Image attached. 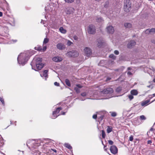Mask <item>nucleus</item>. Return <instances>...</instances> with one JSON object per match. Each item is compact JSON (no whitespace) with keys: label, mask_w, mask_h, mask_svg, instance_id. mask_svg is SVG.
<instances>
[{"label":"nucleus","mask_w":155,"mask_h":155,"mask_svg":"<svg viewBox=\"0 0 155 155\" xmlns=\"http://www.w3.org/2000/svg\"><path fill=\"white\" fill-rule=\"evenodd\" d=\"M29 56L26 53L21 54L18 57V61L19 64L23 65L29 59Z\"/></svg>","instance_id":"1"},{"label":"nucleus","mask_w":155,"mask_h":155,"mask_svg":"<svg viewBox=\"0 0 155 155\" xmlns=\"http://www.w3.org/2000/svg\"><path fill=\"white\" fill-rule=\"evenodd\" d=\"M124 10L126 12H129L131 9V2L130 0H124Z\"/></svg>","instance_id":"2"},{"label":"nucleus","mask_w":155,"mask_h":155,"mask_svg":"<svg viewBox=\"0 0 155 155\" xmlns=\"http://www.w3.org/2000/svg\"><path fill=\"white\" fill-rule=\"evenodd\" d=\"M87 30L89 34H94L96 32L95 27L94 25H90L88 26Z\"/></svg>","instance_id":"3"},{"label":"nucleus","mask_w":155,"mask_h":155,"mask_svg":"<svg viewBox=\"0 0 155 155\" xmlns=\"http://www.w3.org/2000/svg\"><path fill=\"white\" fill-rule=\"evenodd\" d=\"M62 108L60 107L57 108L56 110L54 111L53 112V115L52 116V118L54 119L56 118L59 115L57 114L59 113L60 110H62Z\"/></svg>","instance_id":"4"},{"label":"nucleus","mask_w":155,"mask_h":155,"mask_svg":"<svg viewBox=\"0 0 155 155\" xmlns=\"http://www.w3.org/2000/svg\"><path fill=\"white\" fill-rule=\"evenodd\" d=\"M66 55L69 57H76L78 56V53L77 51H69L67 53Z\"/></svg>","instance_id":"5"},{"label":"nucleus","mask_w":155,"mask_h":155,"mask_svg":"<svg viewBox=\"0 0 155 155\" xmlns=\"http://www.w3.org/2000/svg\"><path fill=\"white\" fill-rule=\"evenodd\" d=\"M113 91L112 88L109 87L104 89L101 92L104 94H108L112 93Z\"/></svg>","instance_id":"6"},{"label":"nucleus","mask_w":155,"mask_h":155,"mask_svg":"<svg viewBox=\"0 0 155 155\" xmlns=\"http://www.w3.org/2000/svg\"><path fill=\"white\" fill-rule=\"evenodd\" d=\"M110 150L111 152L113 154H115L117 153V148L115 145L111 146L110 148Z\"/></svg>","instance_id":"7"},{"label":"nucleus","mask_w":155,"mask_h":155,"mask_svg":"<svg viewBox=\"0 0 155 155\" xmlns=\"http://www.w3.org/2000/svg\"><path fill=\"white\" fill-rule=\"evenodd\" d=\"M56 46L57 48L60 50H63L65 48V45L62 43H58L57 44Z\"/></svg>","instance_id":"8"},{"label":"nucleus","mask_w":155,"mask_h":155,"mask_svg":"<svg viewBox=\"0 0 155 155\" xmlns=\"http://www.w3.org/2000/svg\"><path fill=\"white\" fill-rule=\"evenodd\" d=\"M84 50L85 54L87 56H89L90 55L91 53V49L90 48L88 47H86L84 49Z\"/></svg>","instance_id":"9"},{"label":"nucleus","mask_w":155,"mask_h":155,"mask_svg":"<svg viewBox=\"0 0 155 155\" xmlns=\"http://www.w3.org/2000/svg\"><path fill=\"white\" fill-rule=\"evenodd\" d=\"M136 44V42L134 41H131L129 42L127 45V48H131Z\"/></svg>","instance_id":"10"},{"label":"nucleus","mask_w":155,"mask_h":155,"mask_svg":"<svg viewBox=\"0 0 155 155\" xmlns=\"http://www.w3.org/2000/svg\"><path fill=\"white\" fill-rule=\"evenodd\" d=\"M107 31L109 33L112 34L114 31V28L111 26H108L107 28Z\"/></svg>","instance_id":"11"},{"label":"nucleus","mask_w":155,"mask_h":155,"mask_svg":"<svg viewBox=\"0 0 155 155\" xmlns=\"http://www.w3.org/2000/svg\"><path fill=\"white\" fill-rule=\"evenodd\" d=\"M74 11V9L71 7L67 9L66 13L67 14H72Z\"/></svg>","instance_id":"12"},{"label":"nucleus","mask_w":155,"mask_h":155,"mask_svg":"<svg viewBox=\"0 0 155 155\" xmlns=\"http://www.w3.org/2000/svg\"><path fill=\"white\" fill-rule=\"evenodd\" d=\"M52 60L56 62H59L62 60V59L61 57L56 56L53 58Z\"/></svg>","instance_id":"13"},{"label":"nucleus","mask_w":155,"mask_h":155,"mask_svg":"<svg viewBox=\"0 0 155 155\" xmlns=\"http://www.w3.org/2000/svg\"><path fill=\"white\" fill-rule=\"evenodd\" d=\"M36 66L37 70H40L44 67V64L41 63H36Z\"/></svg>","instance_id":"14"},{"label":"nucleus","mask_w":155,"mask_h":155,"mask_svg":"<svg viewBox=\"0 0 155 155\" xmlns=\"http://www.w3.org/2000/svg\"><path fill=\"white\" fill-rule=\"evenodd\" d=\"M155 32V28H152L151 29H148L145 31V33L146 34H149L150 32Z\"/></svg>","instance_id":"15"},{"label":"nucleus","mask_w":155,"mask_h":155,"mask_svg":"<svg viewBox=\"0 0 155 155\" xmlns=\"http://www.w3.org/2000/svg\"><path fill=\"white\" fill-rule=\"evenodd\" d=\"M48 70H45L43 72V75L41 74V76L42 77L43 76H44L45 78H47L48 77Z\"/></svg>","instance_id":"16"},{"label":"nucleus","mask_w":155,"mask_h":155,"mask_svg":"<svg viewBox=\"0 0 155 155\" xmlns=\"http://www.w3.org/2000/svg\"><path fill=\"white\" fill-rule=\"evenodd\" d=\"M113 130V128L111 126H107V133L108 134L112 132Z\"/></svg>","instance_id":"17"},{"label":"nucleus","mask_w":155,"mask_h":155,"mask_svg":"<svg viewBox=\"0 0 155 155\" xmlns=\"http://www.w3.org/2000/svg\"><path fill=\"white\" fill-rule=\"evenodd\" d=\"M125 27L126 28H130L132 27V25L131 24L128 23H126L124 24Z\"/></svg>","instance_id":"18"},{"label":"nucleus","mask_w":155,"mask_h":155,"mask_svg":"<svg viewBox=\"0 0 155 155\" xmlns=\"http://www.w3.org/2000/svg\"><path fill=\"white\" fill-rule=\"evenodd\" d=\"M59 30L61 32L64 34H65L67 32L66 30L65 29H64L63 27H61L59 28Z\"/></svg>","instance_id":"19"},{"label":"nucleus","mask_w":155,"mask_h":155,"mask_svg":"<svg viewBox=\"0 0 155 155\" xmlns=\"http://www.w3.org/2000/svg\"><path fill=\"white\" fill-rule=\"evenodd\" d=\"M130 93L132 95H137L138 93L137 90H132Z\"/></svg>","instance_id":"20"},{"label":"nucleus","mask_w":155,"mask_h":155,"mask_svg":"<svg viewBox=\"0 0 155 155\" xmlns=\"http://www.w3.org/2000/svg\"><path fill=\"white\" fill-rule=\"evenodd\" d=\"M149 100H147L144 101H143L141 103L142 106H145L147 105L148 103L150 102Z\"/></svg>","instance_id":"21"},{"label":"nucleus","mask_w":155,"mask_h":155,"mask_svg":"<svg viewBox=\"0 0 155 155\" xmlns=\"http://www.w3.org/2000/svg\"><path fill=\"white\" fill-rule=\"evenodd\" d=\"M65 82L66 84L69 87L71 86V84L70 82V81H69V80L68 79H65Z\"/></svg>","instance_id":"22"},{"label":"nucleus","mask_w":155,"mask_h":155,"mask_svg":"<svg viewBox=\"0 0 155 155\" xmlns=\"http://www.w3.org/2000/svg\"><path fill=\"white\" fill-rule=\"evenodd\" d=\"M64 146L67 148L68 149L71 150L72 149V147L70 145V144L68 143H65L64 145Z\"/></svg>","instance_id":"23"},{"label":"nucleus","mask_w":155,"mask_h":155,"mask_svg":"<svg viewBox=\"0 0 155 155\" xmlns=\"http://www.w3.org/2000/svg\"><path fill=\"white\" fill-rule=\"evenodd\" d=\"M98 43L97 44V46L99 48L101 47L103 44V42L101 41H100L98 40Z\"/></svg>","instance_id":"24"},{"label":"nucleus","mask_w":155,"mask_h":155,"mask_svg":"<svg viewBox=\"0 0 155 155\" xmlns=\"http://www.w3.org/2000/svg\"><path fill=\"white\" fill-rule=\"evenodd\" d=\"M102 136L103 138H105L106 137V134L105 131L104 130H101Z\"/></svg>","instance_id":"25"},{"label":"nucleus","mask_w":155,"mask_h":155,"mask_svg":"<svg viewBox=\"0 0 155 155\" xmlns=\"http://www.w3.org/2000/svg\"><path fill=\"white\" fill-rule=\"evenodd\" d=\"M42 58H37L36 59V63H41V62L42 61Z\"/></svg>","instance_id":"26"},{"label":"nucleus","mask_w":155,"mask_h":155,"mask_svg":"<svg viewBox=\"0 0 155 155\" xmlns=\"http://www.w3.org/2000/svg\"><path fill=\"white\" fill-rule=\"evenodd\" d=\"M75 0H64L66 3H72L74 2Z\"/></svg>","instance_id":"27"},{"label":"nucleus","mask_w":155,"mask_h":155,"mask_svg":"<svg viewBox=\"0 0 155 155\" xmlns=\"http://www.w3.org/2000/svg\"><path fill=\"white\" fill-rule=\"evenodd\" d=\"M121 90H122L121 87H117L116 89V91L117 92L119 93V92H120L121 91Z\"/></svg>","instance_id":"28"},{"label":"nucleus","mask_w":155,"mask_h":155,"mask_svg":"<svg viewBox=\"0 0 155 155\" xmlns=\"http://www.w3.org/2000/svg\"><path fill=\"white\" fill-rule=\"evenodd\" d=\"M35 50H37V51H41L42 50V48L41 46L39 47H35Z\"/></svg>","instance_id":"29"},{"label":"nucleus","mask_w":155,"mask_h":155,"mask_svg":"<svg viewBox=\"0 0 155 155\" xmlns=\"http://www.w3.org/2000/svg\"><path fill=\"white\" fill-rule=\"evenodd\" d=\"M0 101L2 103V104L4 105H5V102L4 101V99L2 97H0Z\"/></svg>","instance_id":"30"},{"label":"nucleus","mask_w":155,"mask_h":155,"mask_svg":"<svg viewBox=\"0 0 155 155\" xmlns=\"http://www.w3.org/2000/svg\"><path fill=\"white\" fill-rule=\"evenodd\" d=\"M97 21L98 22H101L103 21V19L102 18L100 17L99 18H98L97 19Z\"/></svg>","instance_id":"31"},{"label":"nucleus","mask_w":155,"mask_h":155,"mask_svg":"<svg viewBox=\"0 0 155 155\" xmlns=\"http://www.w3.org/2000/svg\"><path fill=\"white\" fill-rule=\"evenodd\" d=\"M111 116L113 117H116L117 115V113L115 112H111Z\"/></svg>","instance_id":"32"},{"label":"nucleus","mask_w":155,"mask_h":155,"mask_svg":"<svg viewBox=\"0 0 155 155\" xmlns=\"http://www.w3.org/2000/svg\"><path fill=\"white\" fill-rule=\"evenodd\" d=\"M140 119L142 120H144L146 119V117L142 115L140 116Z\"/></svg>","instance_id":"33"},{"label":"nucleus","mask_w":155,"mask_h":155,"mask_svg":"<svg viewBox=\"0 0 155 155\" xmlns=\"http://www.w3.org/2000/svg\"><path fill=\"white\" fill-rule=\"evenodd\" d=\"M109 57L110 58H112L113 59H115L116 58V57L113 54H110L109 56Z\"/></svg>","instance_id":"34"},{"label":"nucleus","mask_w":155,"mask_h":155,"mask_svg":"<svg viewBox=\"0 0 155 155\" xmlns=\"http://www.w3.org/2000/svg\"><path fill=\"white\" fill-rule=\"evenodd\" d=\"M48 41V39L47 38H45L43 41V44H46Z\"/></svg>","instance_id":"35"},{"label":"nucleus","mask_w":155,"mask_h":155,"mask_svg":"<svg viewBox=\"0 0 155 155\" xmlns=\"http://www.w3.org/2000/svg\"><path fill=\"white\" fill-rule=\"evenodd\" d=\"M74 89V90L77 93H79L80 92V89L77 87H75Z\"/></svg>","instance_id":"36"},{"label":"nucleus","mask_w":155,"mask_h":155,"mask_svg":"<svg viewBox=\"0 0 155 155\" xmlns=\"http://www.w3.org/2000/svg\"><path fill=\"white\" fill-rule=\"evenodd\" d=\"M73 43L71 41H70L68 40L67 43V45L68 46H70L71 44H73Z\"/></svg>","instance_id":"37"},{"label":"nucleus","mask_w":155,"mask_h":155,"mask_svg":"<svg viewBox=\"0 0 155 155\" xmlns=\"http://www.w3.org/2000/svg\"><path fill=\"white\" fill-rule=\"evenodd\" d=\"M108 143L110 145H112L113 144L114 142H113L111 140H109L108 141Z\"/></svg>","instance_id":"38"},{"label":"nucleus","mask_w":155,"mask_h":155,"mask_svg":"<svg viewBox=\"0 0 155 155\" xmlns=\"http://www.w3.org/2000/svg\"><path fill=\"white\" fill-rule=\"evenodd\" d=\"M104 116L103 115H101L100 117H98V118L101 121L103 120V119L104 118Z\"/></svg>","instance_id":"39"},{"label":"nucleus","mask_w":155,"mask_h":155,"mask_svg":"<svg viewBox=\"0 0 155 155\" xmlns=\"http://www.w3.org/2000/svg\"><path fill=\"white\" fill-rule=\"evenodd\" d=\"M133 140V136L132 135H131L129 137V140L130 141H132Z\"/></svg>","instance_id":"40"},{"label":"nucleus","mask_w":155,"mask_h":155,"mask_svg":"<svg viewBox=\"0 0 155 155\" xmlns=\"http://www.w3.org/2000/svg\"><path fill=\"white\" fill-rule=\"evenodd\" d=\"M114 53L116 55H118L119 54V52L117 50H115Z\"/></svg>","instance_id":"41"},{"label":"nucleus","mask_w":155,"mask_h":155,"mask_svg":"<svg viewBox=\"0 0 155 155\" xmlns=\"http://www.w3.org/2000/svg\"><path fill=\"white\" fill-rule=\"evenodd\" d=\"M54 85L55 86H59V84L57 82H55L54 83Z\"/></svg>","instance_id":"42"},{"label":"nucleus","mask_w":155,"mask_h":155,"mask_svg":"<svg viewBox=\"0 0 155 155\" xmlns=\"http://www.w3.org/2000/svg\"><path fill=\"white\" fill-rule=\"evenodd\" d=\"M47 49V47L46 46H44L43 47V49H42V50H43V51H45Z\"/></svg>","instance_id":"43"},{"label":"nucleus","mask_w":155,"mask_h":155,"mask_svg":"<svg viewBox=\"0 0 155 155\" xmlns=\"http://www.w3.org/2000/svg\"><path fill=\"white\" fill-rule=\"evenodd\" d=\"M129 98L130 100H131L134 98V97L132 95H130L129 96Z\"/></svg>","instance_id":"44"},{"label":"nucleus","mask_w":155,"mask_h":155,"mask_svg":"<svg viewBox=\"0 0 155 155\" xmlns=\"http://www.w3.org/2000/svg\"><path fill=\"white\" fill-rule=\"evenodd\" d=\"M81 95L83 97L85 96L86 95V93L85 92H84L81 94Z\"/></svg>","instance_id":"45"},{"label":"nucleus","mask_w":155,"mask_h":155,"mask_svg":"<svg viewBox=\"0 0 155 155\" xmlns=\"http://www.w3.org/2000/svg\"><path fill=\"white\" fill-rule=\"evenodd\" d=\"M97 117V115L96 114H94L93 116V118L94 119H96Z\"/></svg>","instance_id":"46"},{"label":"nucleus","mask_w":155,"mask_h":155,"mask_svg":"<svg viewBox=\"0 0 155 155\" xmlns=\"http://www.w3.org/2000/svg\"><path fill=\"white\" fill-rule=\"evenodd\" d=\"M111 78L110 77H107L106 80V81L107 82L111 80Z\"/></svg>","instance_id":"47"},{"label":"nucleus","mask_w":155,"mask_h":155,"mask_svg":"<svg viewBox=\"0 0 155 155\" xmlns=\"http://www.w3.org/2000/svg\"><path fill=\"white\" fill-rule=\"evenodd\" d=\"M78 37L76 36H75L74 37V40H77L78 39Z\"/></svg>","instance_id":"48"},{"label":"nucleus","mask_w":155,"mask_h":155,"mask_svg":"<svg viewBox=\"0 0 155 155\" xmlns=\"http://www.w3.org/2000/svg\"><path fill=\"white\" fill-rule=\"evenodd\" d=\"M152 143V141L151 140H148V141H147V143L148 144H151Z\"/></svg>","instance_id":"49"},{"label":"nucleus","mask_w":155,"mask_h":155,"mask_svg":"<svg viewBox=\"0 0 155 155\" xmlns=\"http://www.w3.org/2000/svg\"><path fill=\"white\" fill-rule=\"evenodd\" d=\"M127 74L128 75H131L132 74V73L130 72V71H128V72L127 73Z\"/></svg>","instance_id":"50"},{"label":"nucleus","mask_w":155,"mask_h":155,"mask_svg":"<svg viewBox=\"0 0 155 155\" xmlns=\"http://www.w3.org/2000/svg\"><path fill=\"white\" fill-rule=\"evenodd\" d=\"M33 62H32L31 63V66H32V69H34V70H35V71H37L36 70V69H34V67H33Z\"/></svg>","instance_id":"51"},{"label":"nucleus","mask_w":155,"mask_h":155,"mask_svg":"<svg viewBox=\"0 0 155 155\" xmlns=\"http://www.w3.org/2000/svg\"><path fill=\"white\" fill-rule=\"evenodd\" d=\"M76 86L77 87L79 88H81L82 87V86H81L80 84H77Z\"/></svg>","instance_id":"52"},{"label":"nucleus","mask_w":155,"mask_h":155,"mask_svg":"<svg viewBox=\"0 0 155 155\" xmlns=\"http://www.w3.org/2000/svg\"><path fill=\"white\" fill-rule=\"evenodd\" d=\"M150 69L151 70H152L153 71H155V69L154 68H153V67H151V68H150Z\"/></svg>","instance_id":"53"},{"label":"nucleus","mask_w":155,"mask_h":155,"mask_svg":"<svg viewBox=\"0 0 155 155\" xmlns=\"http://www.w3.org/2000/svg\"><path fill=\"white\" fill-rule=\"evenodd\" d=\"M51 150L54 151V152L56 153L57 152V151L55 150V149H51Z\"/></svg>","instance_id":"54"},{"label":"nucleus","mask_w":155,"mask_h":155,"mask_svg":"<svg viewBox=\"0 0 155 155\" xmlns=\"http://www.w3.org/2000/svg\"><path fill=\"white\" fill-rule=\"evenodd\" d=\"M3 15L2 13V12H0V17L2 16Z\"/></svg>","instance_id":"55"},{"label":"nucleus","mask_w":155,"mask_h":155,"mask_svg":"<svg viewBox=\"0 0 155 155\" xmlns=\"http://www.w3.org/2000/svg\"><path fill=\"white\" fill-rule=\"evenodd\" d=\"M153 128L151 127L150 129V131H153Z\"/></svg>","instance_id":"56"},{"label":"nucleus","mask_w":155,"mask_h":155,"mask_svg":"<svg viewBox=\"0 0 155 155\" xmlns=\"http://www.w3.org/2000/svg\"><path fill=\"white\" fill-rule=\"evenodd\" d=\"M61 113L62 115H64L65 114V112H62Z\"/></svg>","instance_id":"57"},{"label":"nucleus","mask_w":155,"mask_h":155,"mask_svg":"<svg viewBox=\"0 0 155 155\" xmlns=\"http://www.w3.org/2000/svg\"><path fill=\"white\" fill-rule=\"evenodd\" d=\"M149 97L150 99H151L153 97H152V95H149Z\"/></svg>","instance_id":"58"},{"label":"nucleus","mask_w":155,"mask_h":155,"mask_svg":"<svg viewBox=\"0 0 155 155\" xmlns=\"http://www.w3.org/2000/svg\"><path fill=\"white\" fill-rule=\"evenodd\" d=\"M131 68H130V67H128V68H127V70H131Z\"/></svg>","instance_id":"59"},{"label":"nucleus","mask_w":155,"mask_h":155,"mask_svg":"<svg viewBox=\"0 0 155 155\" xmlns=\"http://www.w3.org/2000/svg\"><path fill=\"white\" fill-rule=\"evenodd\" d=\"M153 81L154 82H155V79H154L153 80Z\"/></svg>","instance_id":"60"},{"label":"nucleus","mask_w":155,"mask_h":155,"mask_svg":"<svg viewBox=\"0 0 155 155\" xmlns=\"http://www.w3.org/2000/svg\"><path fill=\"white\" fill-rule=\"evenodd\" d=\"M152 95H153L154 96H155V94H153Z\"/></svg>","instance_id":"61"},{"label":"nucleus","mask_w":155,"mask_h":155,"mask_svg":"<svg viewBox=\"0 0 155 155\" xmlns=\"http://www.w3.org/2000/svg\"><path fill=\"white\" fill-rule=\"evenodd\" d=\"M97 1H99L100 0H95Z\"/></svg>","instance_id":"62"},{"label":"nucleus","mask_w":155,"mask_h":155,"mask_svg":"<svg viewBox=\"0 0 155 155\" xmlns=\"http://www.w3.org/2000/svg\"><path fill=\"white\" fill-rule=\"evenodd\" d=\"M14 41H15V42H16V41H17V40H14Z\"/></svg>","instance_id":"63"},{"label":"nucleus","mask_w":155,"mask_h":155,"mask_svg":"<svg viewBox=\"0 0 155 155\" xmlns=\"http://www.w3.org/2000/svg\"><path fill=\"white\" fill-rule=\"evenodd\" d=\"M147 87H150V86L149 85V86H148Z\"/></svg>","instance_id":"64"}]
</instances>
